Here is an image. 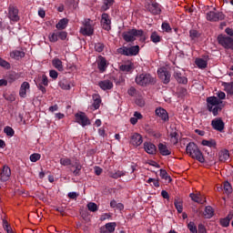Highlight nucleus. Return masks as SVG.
Returning a JSON list of instances; mask_svg holds the SVG:
<instances>
[{
	"label": "nucleus",
	"instance_id": "obj_1",
	"mask_svg": "<svg viewBox=\"0 0 233 233\" xmlns=\"http://www.w3.org/2000/svg\"><path fill=\"white\" fill-rule=\"evenodd\" d=\"M227 95L223 91H218L217 96H209L206 99L207 108L208 112H212L213 116H218L223 110V101L226 99Z\"/></svg>",
	"mask_w": 233,
	"mask_h": 233
},
{
	"label": "nucleus",
	"instance_id": "obj_2",
	"mask_svg": "<svg viewBox=\"0 0 233 233\" xmlns=\"http://www.w3.org/2000/svg\"><path fill=\"white\" fill-rule=\"evenodd\" d=\"M122 37L126 43H134L137 37H140V41L143 43L147 41V36H145V31L143 29H129L122 34Z\"/></svg>",
	"mask_w": 233,
	"mask_h": 233
},
{
	"label": "nucleus",
	"instance_id": "obj_3",
	"mask_svg": "<svg viewBox=\"0 0 233 233\" xmlns=\"http://www.w3.org/2000/svg\"><path fill=\"white\" fill-rule=\"evenodd\" d=\"M186 152L193 159H197L199 163H205V157L203 156V153H201V150H199V147H198V145L194 142H190L187 146Z\"/></svg>",
	"mask_w": 233,
	"mask_h": 233
},
{
	"label": "nucleus",
	"instance_id": "obj_4",
	"mask_svg": "<svg viewBox=\"0 0 233 233\" xmlns=\"http://www.w3.org/2000/svg\"><path fill=\"white\" fill-rule=\"evenodd\" d=\"M137 85L140 86H147L148 85H156V78H154L150 74H141L136 77Z\"/></svg>",
	"mask_w": 233,
	"mask_h": 233
},
{
	"label": "nucleus",
	"instance_id": "obj_5",
	"mask_svg": "<svg viewBox=\"0 0 233 233\" xmlns=\"http://www.w3.org/2000/svg\"><path fill=\"white\" fill-rule=\"evenodd\" d=\"M80 34L82 35H94V21H92L90 18H86L82 22V26L80 27Z\"/></svg>",
	"mask_w": 233,
	"mask_h": 233
},
{
	"label": "nucleus",
	"instance_id": "obj_6",
	"mask_svg": "<svg viewBox=\"0 0 233 233\" xmlns=\"http://www.w3.org/2000/svg\"><path fill=\"white\" fill-rule=\"evenodd\" d=\"M116 52L117 54H120V56H127L128 57H132L139 54V46H133L131 47H119L118 49H116Z\"/></svg>",
	"mask_w": 233,
	"mask_h": 233
},
{
	"label": "nucleus",
	"instance_id": "obj_7",
	"mask_svg": "<svg viewBox=\"0 0 233 233\" xmlns=\"http://www.w3.org/2000/svg\"><path fill=\"white\" fill-rule=\"evenodd\" d=\"M218 45L227 48L228 50H233V38L227 35H219L218 36Z\"/></svg>",
	"mask_w": 233,
	"mask_h": 233
},
{
	"label": "nucleus",
	"instance_id": "obj_8",
	"mask_svg": "<svg viewBox=\"0 0 233 233\" xmlns=\"http://www.w3.org/2000/svg\"><path fill=\"white\" fill-rule=\"evenodd\" d=\"M76 122L81 127H88L91 125L90 119L86 116V114L80 112L75 115Z\"/></svg>",
	"mask_w": 233,
	"mask_h": 233
},
{
	"label": "nucleus",
	"instance_id": "obj_9",
	"mask_svg": "<svg viewBox=\"0 0 233 233\" xmlns=\"http://www.w3.org/2000/svg\"><path fill=\"white\" fill-rule=\"evenodd\" d=\"M206 18L211 23H216L218 21H223V19H225V15L221 12L216 13L214 11H209L207 13Z\"/></svg>",
	"mask_w": 233,
	"mask_h": 233
},
{
	"label": "nucleus",
	"instance_id": "obj_10",
	"mask_svg": "<svg viewBox=\"0 0 233 233\" xmlns=\"http://www.w3.org/2000/svg\"><path fill=\"white\" fill-rule=\"evenodd\" d=\"M157 76L164 85H168V83H170V72H168L166 67H160L157 70Z\"/></svg>",
	"mask_w": 233,
	"mask_h": 233
},
{
	"label": "nucleus",
	"instance_id": "obj_11",
	"mask_svg": "<svg viewBox=\"0 0 233 233\" xmlns=\"http://www.w3.org/2000/svg\"><path fill=\"white\" fill-rule=\"evenodd\" d=\"M130 145H133L136 148L143 145V136L139 133H133L130 137Z\"/></svg>",
	"mask_w": 233,
	"mask_h": 233
},
{
	"label": "nucleus",
	"instance_id": "obj_12",
	"mask_svg": "<svg viewBox=\"0 0 233 233\" xmlns=\"http://www.w3.org/2000/svg\"><path fill=\"white\" fill-rule=\"evenodd\" d=\"M8 17L11 21L17 23L19 21V9L14 5H10L8 8Z\"/></svg>",
	"mask_w": 233,
	"mask_h": 233
},
{
	"label": "nucleus",
	"instance_id": "obj_13",
	"mask_svg": "<svg viewBox=\"0 0 233 233\" xmlns=\"http://www.w3.org/2000/svg\"><path fill=\"white\" fill-rule=\"evenodd\" d=\"M173 77H175L176 81H177L180 85H187L188 83V78L185 76V73H182L179 70H175Z\"/></svg>",
	"mask_w": 233,
	"mask_h": 233
},
{
	"label": "nucleus",
	"instance_id": "obj_14",
	"mask_svg": "<svg viewBox=\"0 0 233 233\" xmlns=\"http://www.w3.org/2000/svg\"><path fill=\"white\" fill-rule=\"evenodd\" d=\"M11 176H12V170L9 168L8 166H4L0 173V181H2L3 183L8 181Z\"/></svg>",
	"mask_w": 233,
	"mask_h": 233
},
{
	"label": "nucleus",
	"instance_id": "obj_15",
	"mask_svg": "<svg viewBox=\"0 0 233 233\" xmlns=\"http://www.w3.org/2000/svg\"><path fill=\"white\" fill-rule=\"evenodd\" d=\"M147 8L153 15H159L161 14V5L156 2L147 5Z\"/></svg>",
	"mask_w": 233,
	"mask_h": 233
},
{
	"label": "nucleus",
	"instance_id": "obj_16",
	"mask_svg": "<svg viewBox=\"0 0 233 233\" xmlns=\"http://www.w3.org/2000/svg\"><path fill=\"white\" fill-rule=\"evenodd\" d=\"M211 126L214 130H218V132H223V130H225V123L221 118L213 119L211 121Z\"/></svg>",
	"mask_w": 233,
	"mask_h": 233
},
{
	"label": "nucleus",
	"instance_id": "obj_17",
	"mask_svg": "<svg viewBox=\"0 0 233 233\" xmlns=\"http://www.w3.org/2000/svg\"><path fill=\"white\" fill-rule=\"evenodd\" d=\"M101 25H102V28L104 30H106L107 32L111 29V21H110V16L108 15V14H102V18H101Z\"/></svg>",
	"mask_w": 233,
	"mask_h": 233
},
{
	"label": "nucleus",
	"instance_id": "obj_18",
	"mask_svg": "<svg viewBox=\"0 0 233 233\" xmlns=\"http://www.w3.org/2000/svg\"><path fill=\"white\" fill-rule=\"evenodd\" d=\"M108 66V62L106 61V58L104 56H100L98 57V62H97V68L101 74L104 72H106V68Z\"/></svg>",
	"mask_w": 233,
	"mask_h": 233
},
{
	"label": "nucleus",
	"instance_id": "obj_19",
	"mask_svg": "<svg viewBox=\"0 0 233 233\" xmlns=\"http://www.w3.org/2000/svg\"><path fill=\"white\" fill-rule=\"evenodd\" d=\"M144 150L147 152V154H150L151 156H154L157 152V147L156 145H154L151 142H145L144 143Z\"/></svg>",
	"mask_w": 233,
	"mask_h": 233
},
{
	"label": "nucleus",
	"instance_id": "obj_20",
	"mask_svg": "<svg viewBox=\"0 0 233 233\" xmlns=\"http://www.w3.org/2000/svg\"><path fill=\"white\" fill-rule=\"evenodd\" d=\"M71 172L73 173V176L78 177L81 176V169L83 168V165H81V162H79V159L76 158L75 159V165H72Z\"/></svg>",
	"mask_w": 233,
	"mask_h": 233
},
{
	"label": "nucleus",
	"instance_id": "obj_21",
	"mask_svg": "<svg viewBox=\"0 0 233 233\" xmlns=\"http://www.w3.org/2000/svg\"><path fill=\"white\" fill-rule=\"evenodd\" d=\"M230 160V153L228 149H222L218 152V161L220 163H227V161Z\"/></svg>",
	"mask_w": 233,
	"mask_h": 233
},
{
	"label": "nucleus",
	"instance_id": "obj_22",
	"mask_svg": "<svg viewBox=\"0 0 233 233\" xmlns=\"http://www.w3.org/2000/svg\"><path fill=\"white\" fill-rule=\"evenodd\" d=\"M98 86L102 90H112L114 88V82L112 80H102L98 82Z\"/></svg>",
	"mask_w": 233,
	"mask_h": 233
},
{
	"label": "nucleus",
	"instance_id": "obj_23",
	"mask_svg": "<svg viewBox=\"0 0 233 233\" xmlns=\"http://www.w3.org/2000/svg\"><path fill=\"white\" fill-rule=\"evenodd\" d=\"M189 198L192 199V201L195 203H199L200 205H203V203L207 201L201 193H191Z\"/></svg>",
	"mask_w": 233,
	"mask_h": 233
},
{
	"label": "nucleus",
	"instance_id": "obj_24",
	"mask_svg": "<svg viewBox=\"0 0 233 233\" xmlns=\"http://www.w3.org/2000/svg\"><path fill=\"white\" fill-rule=\"evenodd\" d=\"M155 114L156 116H157V117H160L162 121H168V112H167L165 108L163 107L157 108L155 110Z\"/></svg>",
	"mask_w": 233,
	"mask_h": 233
},
{
	"label": "nucleus",
	"instance_id": "obj_25",
	"mask_svg": "<svg viewBox=\"0 0 233 233\" xmlns=\"http://www.w3.org/2000/svg\"><path fill=\"white\" fill-rule=\"evenodd\" d=\"M30 90V84L28 82H23L19 89L20 97H26V91Z\"/></svg>",
	"mask_w": 233,
	"mask_h": 233
},
{
	"label": "nucleus",
	"instance_id": "obj_26",
	"mask_svg": "<svg viewBox=\"0 0 233 233\" xmlns=\"http://www.w3.org/2000/svg\"><path fill=\"white\" fill-rule=\"evenodd\" d=\"M158 150L161 156H170L172 154V151L168 149V147L163 143L158 144Z\"/></svg>",
	"mask_w": 233,
	"mask_h": 233
},
{
	"label": "nucleus",
	"instance_id": "obj_27",
	"mask_svg": "<svg viewBox=\"0 0 233 233\" xmlns=\"http://www.w3.org/2000/svg\"><path fill=\"white\" fill-rule=\"evenodd\" d=\"M119 70L121 72H125L126 74H128V72H131L134 70V64L131 62H128L127 64L121 65L119 66Z\"/></svg>",
	"mask_w": 233,
	"mask_h": 233
},
{
	"label": "nucleus",
	"instance_id": "obj_28",
	"mask_svg": "<svg viewBox=\"0 0 233 233\" xmlns=\"http://www.w3.org/2000/svg\"><path fill=\"white\" fill-rule=\"evenodd\" d=\"M195 65H197L198 68H200L201 70H205L207 66H208V62L203 58H196Z\"/></svg>",
	"mask_w": 233,
	"mask_h": 233
},
{
	"label": "nucleus",
	"instance_id": "obj_29",
	"mask_svg": "<svg viewBox=\"0 0 233 233\" xmlns=\"http://www.w3.org/2000/svg\"><path fill=\"white\" fill-rule=\"evenodd\" d=\"M68 26V19L63 18L58 21V23L56 25V28L57 30H65Z\"/></svg>",
	"mask_w": 233,
	"mask_h": 233
},
{
	"label": "nucleus",
	"instance_id": "obj_30",
	"mask_svg": "<svg viewBox=\"0 0 233 233\" xmlns=\"http://www.w3.org/2000/svg\"><path fill=\"white\" fill-rule=\"evenodd\" d=\"M52 65L55 68H56V70H58V72H63L64 68H63V62L61 61V59L54 58L52 60Z\"/></svg>",
	"mask_w": 233,
	"mask_h": 233
},
{
	"label": "nucleus",
	"instance_id": "obj_31",
	"mask_svg": "<svg viewBox=\"0 0 233 233\" xmlns=\"http://www.w3.org/2000/svg\"><path fill=\"white\" fill-rule=\"evenodd\" d=\"M116 227H117V223L116 222H108L102 228H105L107 232L114 233L116 232Z\"/></svg>",
	"mask_w": 233,
	"mask_h": 233
},
{
	"label": "nucleus",
	"instance_id": "obj_32",
	"mask_svg": "<svg viewBox=\"0 0 233 233\" xmlns=\"http://www.w3.org/2000/svg\"><path fill=\"white\" fill-rule=\"evenodd\" d=\"M58 86L62 90H70L72 86H70V82L66 80V78L62 79L59 83Z\"/></svg>",
	"mask_w": 233,
	"mask_h": 233
},
{
	"label": "nucleus",
	"instance_id": "obj_33",
	"mask_svg": "<svg viewBox=\"0 0 233 233\" xmlns=\"http://www.w3.org/2000/svg\"><path fill=\"white\" fill-rule=\"evenodd\" d=\"M214 216V208L210 206H207L204 211V217L206 219H210Z\"/></svg>",
	"mask_w": 233,
	"mask_h": 233
},
{
	"label": "nucleus",
	"instance_id": "obj_34",
	"mask_svg": "<svg viewBox=\"0 0 233 233\" xmlns=\"http://www.w3.org/2000/svg\"><path fill=\"white\" fill-rule=\"evenodd\" d=\"M93 105L92 106L94 107L95 110H97L99 108V106H101V96H99V95H95L93 96Z\"/></svg>",
	"mask_w": 233,
	"mask_h": 233
},
{
	"label": "nucleus",
	"instance_id": "obj_35",
	"mask_svg": "<svg viewBox=\"0 0 233 233\" xmlns=\"http://www.w3.org/2000/svg\"><path fill=\"white\" fill-rule=\"evenodd\" d=\"M170 141L173 145H177L179 143V134L177 132L173 131L169 134Z\"/></svg>",
	"mask_w": 233,
	"mask_h": 233
},
{
	"label": "nucleus",
	"instance_id": "obj_36",
	"mask_svg": "<svg viewBox=\"0 0 233 233\" xmlns=\"http://www.w3.org/2000/svg\"><path fill=\"white\" fill-rule=\"evenodd\" d=\"M222 86H224V90L227 92V94H229V96H233V82H224Z\"/></svg>",
	"mask_w": 233,
	"mask_h": 233
},
{
	"label": "nucleus",
	"instance_id": "obj_37",
	"mask_svg": "<svg viewBox=\"0 0 233 233\" xmlns=\"http://www.w3.org/2000/svg\"><path fill=\"white\" fill-rule=\"evenodd\" d=\"M125 176V172L123 171H110L109 172V177H112L113 179H119V177H123Z\"/></svg>",
	"mask_w": 233,
	"mask_h": 233
},
{
	"label": "nucleus",
	"instance_id": "obj_38",
	"mask_svg": "<svg viewBox=\"0 0 233 233\" xmlns=\"http://www.w3.org/2000/svg\"><path fill=\"white\" fill-rule=\"evenodd\" d=\"M137 119H143V115L141 113L136 111L134 113V116L130 118L131 125H137Z\"/></svg>",
	"mask_w": 233,
	"mask_h": 233
},
{
	"label": "nucleus",
	"instance_id": "obj_39",
	"mask_svg": "<svg viewBox=\"0 0 233 233\" xmlns=\"http://www.w3.org/2000/svg\"><path fill=\"white\" fill-rule=\"evenodd\" d=\"M150 40L155 44L161 43V36L157 31H154L150 35Z\"/></svg>",
	"mask_w": 233,
	"mask_h": 233
},
{
	"label": "nucleus",
	"instance_id": "obj_40",
	"mask_svg": "<svg viewBox=\"0 0 233 233\" xmlns=\"http://www.w3.org/2000/svg\"><path fill=\"white\" fill-rule=\"evenodd\" d=\"M203 147H208L209 148H216L217 143L216 140L210 139V140H202Z\"/></svg>",
	"mask_w": 233,
	"mask_h": 233
},
{
	"label": "nucleus",
	"instance_id": "obj_41",
	"mask_svg": "<svg viewBox=\"0 0 233 233\" xmlns=\"http://www.w3.org/2000/svg\"><path fill=\"white\" fill-rule=\"evenodd\" d=\"M11 57H14L15 59H21L22 57H25V52L15 50L11 53Z\"/></svg>",
	"mask_w": 233,
	"mask_h": 233
},
{
	"label": "nucleus",
	"instance_id": "obj_42",
	"mask_svg": "<svg viewBox=\"0 0 233 233\" xmlns=\"http://www.w3.org/2000/svg\"><path fill=\"white\" fill-rule=\"evenodd\" d=\"M160 177L166 181H168V183L172 181V177L168 176V173L165 169H160Z\"/></svg>",
	"mask_w": 233,
	"mask_h": 233
},
{
	"label": "nucleus",
	"instance_id": "obj_43",
	"mask_svg": "<svg viewBox=\"0 0 233 233\" xmlns=\"http://www.w3.org/2000/svg\"><path fill=\"white\" fill-rule=\"evenodd\" d=\"M174 205H175L178 214H181V212H183V202L181 200L176 199L174 201Z\"/></svg>",
	"mask_w": 233,
	"mask_h": 233
},
{
	"label": "nucleus",
	"instance_id": "obj_44",
	"mask_svg": "<svg viewBox=\"0 0 233 233\" xmlns=\"http://www.w3.org/2000/svg\"><path fill=\"white\" fill-rule=\"evenodd\" d=\"M60 165H62V167H70V165H72V159L68 157H62L60 158Z\"/></svg>",
	"mask_w": 233,
	"mask_h": 233
},
{
	"label": "nucleus",
	"instance_id": "obj_45",
	"mask_svg": "<svg viewBox=\"0 0 233 233\" xmlns=\"http://www.w3.org/2000/svg\"><path fill=\"white\" fill-rule=\"evenodd\" d=\"M4 133L6 134V136H8L9 137H14L15 131H14V128L7 126L4 128Z\"/></svg>",
	"mask_w": 233,
	"mask_h": 233
},
{
	"label": "nucleus",
	"instance_id": "obj_46",
	"mask_svg": "<svg viewBox=\"0 0 233 233\" xmlns=\"http://www.w3.org/2000/svg\"><path fill=\"white\" fill-rule=\"evenodd\" d=\"M29 159L32 163H37L39 159H41V154L39 153H34L29 157Z\"/></svg>",
	"mask_w": 233,
	"mask_h": 233
},
{
	"label": "nucleus",
	"instance_id": "obj_47",
	"mask_svg": "<svg viewBox=\"0 0 233 233\" xmlns=\"http://www.w3.org/2000/svg\"><path fill=\"white\" fill-rule=\"evenodd\" d=\"M87 208H88L89 212H97V210H98L97 204H96L94 202H89L87 204Z\"/></svg>",
	"mask_w": 233,
	"mask_h": 233
},
{
	"label": "nucleus",
	"instance_id": "obj_48",
	"mask_svg": "<svg viewBox=\"0 0 233 233\" xmlns=\"http://www.w3.org/2000/svg\"><path fill=\"white\" fill-rule=\"evenodd\" d=\"M49 41L50 43H57L58 38V35H57V31H55L54 33L49 34Z\"/></svg>",
	"mask_w": 233,
	"mask_h": 233
},
{
	"label": "nucleus",
	"instance_id": "obj_49",
	"mask_svg": "<svg viewBox=\"0 0 233 233\" xmlns=\"http://www.w3.org/2000/svg\"><path fill=\"white\" fill-rule=\"evenodd\" d=\"M0 66H2V68H5V70H10L11 68L10 63L3 59L2 57H0Z\"/></svg>",
	"mask_w": 233,
	"mask_h": 233
},
{
	"label": "nucleus",
	"instance_id": "obj_50",
	"mask_svg": "<svg viewBox=\"0 0 233 233\" xmlns=\"http://www.w3.org/2000/svg\"><path fill=\"white\" fill-rule=\"evenodd\" d=\"M223 188L226 194H232V186L230 185V183L224 182Z\"/></svg>",
	"mask_w": 233,
	"mask_h": 233
},
{
	"label": "nucleus",
	"instance_id": "obj_51",
	"mask_svg": "<svg viewBox=\"0 0 233 233\" xmlns=\"http://www.w3.org/2000/svg\"><path fill=\"white\" fill-rule=\"evenodd\" d=\"M187 228L190 231V233H198V227L196 226V223L189 222L187 224Z\"/></svg>",
	"mask_w": 233,
	"mask_h": 233
},
{
	"label": "nucleus",
	"instance_id": "obj_52",
	"mask_svg": "<svg viewBox=\"0 0 233 233\" xmlns=\"http://www.w3.org/2000/svg\"><path fill=\"white\" fill-rule=\"evenodd\" d=\"M115 1L114 0H104V5H103V10H108L112 5H114Z\"/></svg>",
	"mask_w": 233,
	"mask_h": 233
},
{
	"label": "nucleus",
	"instance_id": "obj_53",
	"mask_svg": "<svg viewBox=\"0 0 233 233\" xmlns=\"http://www.w3.org/2000/svg\"><path fill=\"white\" fill-rule=\"evenodd\" d=\"M162 30L167 34H170V32H172V27H170V24L164 22L162 23Z\"/></svg>",
	"mask_w": 233,
	"mask_h": 233
},
{
	"label": "nucleus",
	"instance_id": "obj_54",
	"mask_svg": "<svg viewBox=\"0 0 233 233\" xmlns=\"http://www.w3.org/2000/svg\"><path fill=\"white\" fill-rule=\"evenodd\" d=\"M95 50L96 52L101 53L105 50V44L103 43H96L95 45Z\"/></svg>",
	"mask_w": 233,
	"mask_h": 233
},
{
	"label": "nucleus",
	"instance_id": "obj_55",
	"mask_svg": "<svg viewBox=\"0 0 233 233\" xmlns=\"http://www.w3.org/2000/svg\"><path fill=\"white\" fill-rule=\"evenodd\" d=\"M147 183H153L155 188H159V179L150 177L147 179Z\"/></svg>",
	"mask_w": 233,
	"mask_h": 233
},
{
	"label": "nucleus",
	"instance_id": "obj_56",
	"mask_svg": "<svg viewBox=\"0 0 233 233\" xmlns=\"http://www.w3.org/2000/svg\"><path fill=\"white\" fill-rule=\"evenodd\" d=\"M57 35H58V39H61L62 41H65V39H66L67 36V33L65 31H56Z\"/></svg>",
	"mask_w": 233,
	"mask_h": 233
},
{
	"label": "nucleus",
	"instance_id": "obj_57",
	"mask_svg": "<svg viewBox=\"0 0 233 233\" xmlns=\"http://www.w3.org/2000/svg\"><path fill=\"white\" fill-rule=\"evenodd\" d=\"M112 218V213H104L100 216V221H106Z\"/></svg>",
	"mask_w": 233,
	"mask_h": 233
},
{
	"label": "nucleus",
	"instance_id": "obj_58",
	"mask_svg": "<svg viewBox=\"0 0 233 233\" xmlns=\"http://www.w3.org/2000/svg\"><path fill=\"white\" fill-rule=\"evenodd\" d=\"M3 228L6 232H10L12 230V227H10V224H8L7 220H5V219L3 220Z\"/></svg>",
	"mask_w": 233,
	"mask_h": 233
},
{
	"label": "nucleus",
	"instance_id": "obj_59",
	"mask_svg": "<svg viewBox=\"0 0 233 233\" xmlns=\"http://www.w3.org/2000/svg\"><path fill=\"white\" fill-rule=\"evenodd\" d=\"M198 36H199V33H198L197 30L192 29L189 31V37H191V39H196Z\"/></svg>",
	"mask_w": 233,
	"mask_h": 233
},
{
	"label": "nucleus",
	"instance_id": "obj_60",
	"mask_svg": "<svg viewBox=\"0 0 233 233\" xmlns=\"http://www.w3.org/2000/svg\"><path fill=\"white\" fill-rule=\"evenodd\" d=\"M49 76H50V77H52V79H57L59 74L56 70H50Z\"/></svg>",
	"mask_w": 233,
	"mask_h": 233
},
{
	"label": "nucleus",
	"instance_id": "obj_61",
	"mask_svg": "<svg viewBox=\"0 0 233 233\" xmlns=\"http://www.w3.org/2000/svg\"><path fill=\"white\" fill-rule=\"evenodd\" d=\"M220 225L221 227H228V225H230V222L225 218L220 219Z\"/></svg>",
	"mask_w": 233,
	"mask_h": 233
},
{
	"label": "nucleus",
	"instance_id": "obj_62",
	"mask_svg": "<svg viewBox=\"0 0 233 233\" xmlns=\"http://www.w3.org/2000/svg\"><path fill=\"white\" fill-rule=\"evenodd\" d=\"M136 105H137V106H141V107L145 106V99L137 98L136 100Z\"/></svg>",
	"mask_w": 233,
	"mask_h": 233
},
{
	"label": "nucleus",
	"instance_id": "obj_63",
	"mask_svg": "<svg viewBox=\"0 0 233 233\" xmlns=\"http://www.w3.org/2000/svg\"><path fill=\"white\" fill-rule=\"evenodd\" d=\"M136 87L132 86L127 90V94L128 96H131L132 97H134V96H136Z\"/></svg>",
	"mask_w": 233,
	"mask_h": 233
},
{
	"label": "nucleus",
	"instance_id": "obj_64",
	"mask_svg": "<svg viewBox=\"0 0 233 233\" xmlns=\"http://www.w3.org/2000/svg\"><path fill=\"white\" fill-rule=\"evenodd\" d=\"M198 233H207V228H205V225L203 224L198 225Z\"/></svg>",
	"mask_w": 233,
	"mask_h": 233
}]
</instances>
